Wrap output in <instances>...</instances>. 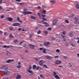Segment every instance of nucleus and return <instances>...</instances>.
<instances>
[{
    "instance_id": "obj_57",
    "label": "nucleus",
    "mask_w": 79,
    "mask_h": 79,
    "mask_svg": "<svg viewBox=\"0 0 79 79\" xmlns=\"http://www.w3.org/2000/svg\"><path fill=\"white\" fill-rule=\"evenodd\" d=\"M27 9H24L23 10V11H27Z\"/></svg>"
},
{
    "instance_id": "obj_20",
    "label": "nucleus",
    "mask_w": 79,
    "mask_h": 79,
    "mask_svg": "<svg viewBox=\"0 0 79 79\" xmlns=\"http://www.w3.org/2000/svg\"><path fill=\"white\" fill-rule=\"evenodd\" d=\"M75 20V21H78L79 20V18L77 17H75L73 18Z\"/></svg>"
},
{
    "instance_id": "obj_64",
    "label": "nucleus",
    "mask_w": 79,
    "mask_h": 79,
    "mask_svg": "<svg viewBox=\"0 0 79 79\" xmlns=\"http://www.w3.org/2000/svg\"><path fill=\"white\" fill-rule=\"evenodd\" d=\"M16 2H20V0H16Z\"/></svg>"
},
{
    "instance_id": "obj_22",
    "label": "nucleus",
    "mask_w": 79,
    "mask_h": 79,
    "mask_svg": "<svg viewBox=\"0 0 79 79\" xmlns=\"http://www.w3.org/2000/svg\"><path fill=\"white\" fill-rule=\"evenodd\" d=\"M44 32L45 35H47V34H48V31H47L44 30Z\"/></svg>"
},
{
    "instance_id": "obj_45",
    "label": "nucleus",
    "mask_w": 79,
    "mask_h": 79,
    "mask_svg": "<svg viewBox=\"0 0 79 79\" xmlns=\"http://www.w3.org/2000/svg\"><path fill=\"white\" fill-rule=\"evenodd\" d=\"M43 20L42 21V22H43V21H44H44H46L47 20V19L44 18H43Z\"/></svg>"
},
{
    "instance_id": "obj_37",
    "label": "nucleus",
    "mask_w": 79,
    "mask_h": 79,
    "mask_svg": "<svg viewBox=\"0 0 79 79\" xmlns=\"http://www.w3.org/2000/svg\"><path fill=\"white\" fill-rule=\"evenodd\" d=\"M61 37H62L63 39H64V38L66 37V36L64 35H63V34H61Z\"/></svg>"
},
{
    "instance_id": "obj_9",
    "label": "nucleus",
    "mask_w": 79,
    "mask_h": 79,
    "mask_svg": "<svg viewBox=\"0 0 79 79\" xmlns=\"http://www.w3.org/2000/svg\"><path fill=\"white\" fill-rule=\"evenodd\" d=\"M57 23V20L55 19L53 21L52 24L53 25H55Z\"/></svg>"
},
{
    "instance_id": "obj_21",
    "label": "nucleus",
    "mask_w": 79,
    "mask_h": 79,
    "mask_svg": "<svg viewBox=\"0 0 79 79\" xmlns=\"http://www.w3.org/2000/svg\"><path fill=\"white\" fill-rule=\"evenodd\" d=\"M17 20H18V21L20 23H22V21H21L19 20V17H18L17 18Z\"/></svg>"
},
{
    "instance_id": "obj_29",
    "label": "nucleus",
    "mask_w": 79,
    "mask_h": 79,
    "mask_svg": "<svg viewBox=\"0 0 79 79\" xmlns=\"http://www.w3.org/2000/svg\"><path fill=\"white\" fill-rule=\"evenodd\" d=\"M43 53H47V52H46V49H44L43 51Z\"/></svg>"
},
{
    "instance_id": "obj_26",
    "label": "nucleus",
    "mask_w": 79,
    "mask_h": 79,
    "mask_svg": "<svg viewBox=\"0 0 79 79\" xmlns=\"http://www.w3.org/2000/svg\"><path fill=\"white\" fill-rule=\"evenodd\" d=\"M31 19H36V17L34 16H31Z\"/></svg>"
},
{
    "instance_id": "obj_12",
    "label": "nucleus",
    "mask_w": 79,
    "mask_h": 79,
    "mask_svg": "<svg viewBox=\"0 0 79 79\" xmlns=\"http://www.w3.org/2000/svg\"><path fill=\"white\" fill-rule=\"evenodd\" d=\"M18 65L17 66V68H21V63L19 62L18 63Z\"/></svg>"
},
{
    "instance_id": "obj_49",
    "label": "nucleus",
    "mask_w": 79,
    "mask_h": 79,
    "mask_svg": "<svg viewBox=\"0 0 79 79\" xmlns=\"http://www.w3.org/2000/svg\"><path fill=\"white\" fill-rule=\"evenodd\" d=\"M1 18H2V19H3V18H4V15H2V16H1L0 17Z\"/></svg>"
},
{
    "instance_id": "obj_30",
    "label": "nucleus",
    "mask_w": 79,
    "mask_h": 79,
    "mask_svg": "<svg viewBox=\"0 0 79 79\" xmlns=\"http://www.w3.org/2000/svg\"><path fill=\"white\" fill-rule=\"evenodd\" d=\"M40 14H41V13H37V15L38 16H39L40 18H41V16H40Z\"/></svg>"
},
{
    "instance_id": "obj_17",
    "label": "nucleus",
    "mask_w": 79,
    "mask_h": 79,
    "mask_svg": "<svg viewBox=\"0 0 79 79\" xmlns=\"http://www.w3.org/2000/svg\"><path fill=\"white\" fill-rule=\"evenodd\" d=\"M21 75H20L19 74V75H17L16 79H21Z\"/></svg>"
},
{
    "instance_id": "obj_36",
    "label": "nucleus",
    "mask_w": 79,
    "mask_h": 79,
    "mask_svg": "<svg viewBox=\"0 0 79 79\" xmlns=\"http://www.w3.org/2000/svg\"><path fill=\"white\" fill-rule=\"evenodd\" d=\"M36 68V65H34L33 66V69H35Z\"/></svg>"
},
{
    "instance_id": "obj_2",
    "label": "nucleus",
    "mask_w": 79,
    "mask_h": 79,
    "mask_svg": "<svg viewBox=\"0 0 79 79\" xmlns=\"http://www.w3.org/2000/svg\"><path fill=\"white\" fill-rule=\"evenodd\" d=\"M23 14L24 15H29V14H32V13L30 11H24L23 12Z\"/></svg>"
},
{
    "instance_id": "obj_15",
    "label": "nucleus",
    "mask_w": 79,
    "mask_h": 79,
    "mask_svg": "<svg viewBox=\"0 0 79 79\" xmlns=\"http://www.w3.org/2000/svg\"><path fill=\"white\" fill-rule=\"evenodd\" d=\"M45 57L46 59H47L48 60H51V59L52 58V57H51L48 56H45Z\"/></svg>"
},
{
    "instance_id": "obj_54",
    "label": "nucleus",
    "mask_w": 79,
    "mask_h": 79,
    "mask_svg": "<svg viewBox=\"0 0 79 79\" xmlns=\"http://www.w3.org/2000/svg\"><path fill=\"white\" fill-rule=\"evenodd\" d=\"M71 17H74V15L72 14L71 15Z\"/></svg>"
},
{
    "instance_id": "obj_25",
    "label": "nucleus",
    "mask_w": 79,
    "mask_h": 79,
    "mask_svg": "<svg viewBox=\"0 0 79 79\" xmlns=\"http://www.w3.org/2000/svg\"><path fill=\"white\" fill-rule=\"evenodd\" d=\"M50 3H52L53 4H54V3H55V1L54 0H52L50 1Z\"/></svg>"
},
{
    "instance_id": "obj_63",
    "label": "nucleus",
    "mask_w": 79,
    "mask_h": 79,
    "mask_svg": "<svg viewBox=\"0 0 79 79\" xmlns=\"http://www.w3.org/2000/svg\"><path fill=\"white\" fill-rule=\"evenodd\" d=\"M42 8H45V7L44 6H43L42 7Z\"/></svg>"
},
{
    "instance_id": "obj_7",
    "label": "nucleus",
    "mask_w": 79,
    "mask_h": 79,
    "mask_svg": "<svg viewBox=\"0 0 79 79\" xmlns=\"http://www.w3.org/2000/svg\"><path fill=\"white\" fill-rule=\"evenodd\" d=\"M27 71L29 73H30V74H33L34 73H33V71H32L29 69H27Z\"/></svg>"
},
{
    "instance_id": "obj_42",
    "label": "nucleus",
    "mask_w": 79,
    "mask_h": 79,
    "mask_svg": "<svg viewBox=\"0 0 79 79\" xmlns=\"http://www.w3.org/2000/svg\"><path fill=\"white\" fill-rule=\"evenodd\" d=\"M39 49L40 50H44V49L43 48H39Z\"/></svg>"
},
{
    "instance_id": "obj_18",
    "label": "nucleus",
    "mask_w": 79,
    "mask_h": 79,
    "mask_svg": "<svg viewBox=\"0 0 79 79\" xmlns=\"http://www.w3.org/2000/svg\"><path fill=\"white\" fill-rule=\"evenodd\" d=\"M2 47L3 48H10V46L4 45L3 46H2Z\"/></svg>"
},
{
    "instance_id": "obj_16",
    "label": "nucleus",
    "mask_w": 79,
    "mask_h": 79,
    "mask_svg": "<svg viewBox=\"0 0 79 79\" xmlns=\"http://www.w3.org/2000/svg\"><path fill=\"white\" fill-rule=\"evenodd\" d=\"M68 66L69 68H72V64H71V63H69L68 64Z\"/></svg>"
},
{
    "instance_id": "obj_46",
    "label": "nucleus",
    "mask_w": 79,
    "mask_h": 79,
    "mask_svg": "<svg viewBox=\"0 0 79 79\" xmlns=\"http://www.w3.org/2000/svg\"><path fill=\"white\" fill-rule=\"evenodd\" d=\"M40 32H41V31L40 30V31H39L37 32V34H40Z\"/></svg>"
},
{
    "instance_id": "obj_23",
    "label": "nucleus",
    "mask_w": 79,
    "mask_h": 79,
    "mask_svg": "<svg viewBox=\"0 0 79 79\" xmlns=\"http://www.w3.org/2000/svg\"><path fill=\"white\" fill-rule=\"evenodd\" d=\"M64 21L65 22V23H67V24H68V23H69V20L68 19H65L64 20Z\"/></svg>"
},
{
    "instance_id": "obj_43",
    "label": "nucleus",
    "mask_w": 79,
    "mask_h": 79,
    "mask_svg": "<svg viewBox=\"0 0 79 79\" xmlns=\"http://www.w3.org/2000/svg\"><path fill=\"white\" fill-rule=\"evenodd\" d=\"M13 29V27H10L9 28V30H10V31H12Z\"/></svg>"
},
{
    "instance_id": "obj_41",
    "label": "nucleus",
    "mask_w": 79,
    "mask_h": 79,
    "mask_svg": "<svg viewBox=\"0 0 79 79\" xmlns=\"http://www.w3.org/2000/svg\"><path fill=\"white\" fill-rule=\"evenodd\" d=\"M9 37L10 38H13V36H12V35H9Z\"/></svg>"
},
{
    "instance_id": "obj_8",
    "label": "nucleus",
    "mask_w": 79,
    "mask_h": 79,
    "mask_svg": "<svg viewBox=\"0 0 79 79\" xmlns=\"http://www.w3.org/2000/svg\"><path fill=\"white\" fill-rule=\"evenodd\" d=\"M1 68L2 69H8V67L6 66H3L1 67Z\"/></svg>"
},
{
    "instance_id": "obj_55",
    "label": "nucleus",
    "mask_w": 79,
    "mask_h": 79,
    "mask_svg": "<svg viewBox=\"0 0 79 79\" xmlns=\"http://www.w3.org/2000/svg\"><path fill=\"white\" fill-rule=\"evenodd\" d=\"M38 9H41V7L40 6H39L38 7Z\"/></svg>"
},
{
    "instance_id": "obj_24",
    "label": "nucleus",
    "mask_w": 79,
    "mask_h": 79,
    "mask_svg": "<svg viewBox=\"0 0 79 79\" xmlns=\"http://www.w3.org/2000/svg\"><path fill=\"white\" fill-rule=\"evenodd\" d=\"M44 24H45V26H47V27H48V23H47L46 22H44Z\"/></svg>"
},
{
    "instance_id": "obj_13",
    "label": "nucleus",
    "mask_w": 79,
    "mask_h": 79,
    "mask_svg": "<svg viewBox=\"0 0 79 79\" xmlns=\"http://www.w3.org/2000/svg\"><path fill=\"white\" fill-rule=\"evenodd\" d=\"M6 54L7 56H10L11 55V53L8 51H7L6 52Z\"/></svg>"
},
{
    "instance_id": "obj_60",
    "label": "nucleus",
    "mask_w": 79,
    "mask_h": 79,
    "mask_svg": "<svg viewBox=\"0 0 79 79\" xmlns=\"http://www.w3.org/2000/svg\"><path fill=\"white\" fill-rule=\"evenodd\" d=\"M7 34V32H6L4 33V34L5 35H6Z\"/></svg>"
},
{
    "instance_id": "obj_1",
    "label": "nucleus",
    "mask_w": 79,
    "mask_h": 79,
    "mask_svg": "<svg viewBox=\"0 0 79 79\" xmlns=\"http://www.w3.org/2000/svg\"><path fill=\"white\" fill-rule=\"evenodd\" d=\"M53 76H54L55 78L56 79H60V77L59 76L57 75V73L56 72H53Z\"/></svg>"
},
{
    "instance_id": "obj_27",
    "label": "nucleus",
    "mask_w": 79,
    "mask_h": 79,
    "mask_svg": "<svg viewBox=\"0 0 79 79\" xmlns=\"http://www.w3.org/2000/svg\"><path fill=\"white\" fill-rule=\"evenodd\" d=\"M73 34L71 33H69V36H70V37H72L73 36Z\"/></svg>"
},
{
    "instance_id": "obj_39",
    "label": "nucleus",
    "mask_w": 79,
    "mask_h": 79,
    "mask_svg": "<svg viewBox=\"0 0 79 79\" xmlns=\"http://www.w3.org/2000/svg\"><path fill=\"white\" fill-rule=\"evenodd\" d=\"M40 76L41 77H42V78H43V79H44V78H45V77H44V76L42 75H40Z\"/></svg>"
},
{
    "instance_id": "obj_28",
    "label": "nucleus",
    "mask_w": 79,
    "mask_h": 79,
    "mask_svg": "<svg viewBox=\"0 0 79 79\" xmlns=\"http://www.w3.org/2000/svg\"><path fill=\"white\" fill-rule=\"evenodd\" d=\"M76 7L77 9H79V5L77 4H76Z\"/></svg>"
},
{
    "instance_id": "obj_14",
    "label": "nucleus",
    "mask_w": 79,
    "mask_h": 79,
    "mask_svg": "<svg viewBox=\"0 0 79 79\" xmlns=\"http://www.w3.org/2000/svg\"><path fill=\"white\" fill-rule=\"evenodd\" d=\"M29 47L30 48H31V49H34V46L30 44L29 45Z\"/></svg>"
},
{
    "instance_id": "obj_62",
    "label": "nucleus",
    "mask_w": 79,
    "mask_h": 79,
    "mask_svg": "<svg viewBox=\"0 0 79 79\" xmlns=\"http://www.w3.org/2000/svg\"><path fill=\"white\" fill-rule=\"evenodd\" d=\"M21 28H19L18 29V31H21Z\"/></svg>"
},
{
    "instance_id": "obj_33",
    "label": "nucleus",
    "mask_w": 79,
    "mask_h": 79,
    "mask_svg": "<svg viewBox=\"0 0 79 79\" xmlns=\"http://www.w3.org/2000/svg\"><path fill=\"white\" fill-rule=\"evenodd\" d=\"M32 69V67L31 65H29L28 67V69Z\"/></svg>"
},
{
    "instance_id": "obj_48",
    "label": "nucleus",
    "mask_w": 79,
    "mask_h": 79,
    "mask_svg": "<svg viewBox=\"0 0 79 79\" xmlns=\"http://www.w3.org/2000/svg\"><path fill=\"white\" fill-rule=\"evenodd\" d=\"M62 34L64 35L65 34H66V32H65L64 31L63 32H62Z\"/></svg>"
},
{
    "instance_id": "obj_52",
    "label": "nucleus",
    "mask_w": 79,
    "mask_h": 79,
    "mask_svg": "<svg viewBox=\"0 0 79 79\" xmlns=\"http://www.w3.org/2000/svg\"><path fill=\"white\" fill-rule=\"evenodd\" d=\"M35 60H36V61H37L38 60H39V59L38 58H35Z\"/></svg>"
},
{
    "instance_id": "obj_10",
    "label": "nucleus",
    "mask_w": 79,
    "mask_h": 79,
    "mask_svg": "<svg viewBox=\"0 0 79 79\" xmlns=\"http://www.w3.org/2000/svg\"><path fill=\"white\" fill-rule=\"evenodd\" d=\"M61 63V61L60 60H57L56 62V64H59Z\"/></svg>"
},
{
    "instance_id": "obj_50",
    "label": "nucleus",
    "mask_w": 79,
    "mask_h": 79,
    "mask_svg": "<svg viewBox=\"0 0 79 79\" xmlns=\"http://www.w3.org/2000/svg\"><path fill=\"white\" fill-rule=\"evenodd\" d=\"M71 45L72 46H73V47H75V45H74V44H71Z\"/></svg>"
},
{
    "instance_id": "obj_11",
    "label": "nucleus",
    "mask_w": 79,
    "mask_h": 79,
    "mask_svg": "<svg viewBox=\"0 0 79 79\" xmlns=\"http://www.w3.org/2000/svg\"><path fill=\"white\" fill-rule=\"evenodd\" d=\"M4 73L6 75H8V74H10V72L6 70L4 71Z\"/></svg>"
},
{
    "instance_id": "obj_3",
    "label": "nucleus",
    "mask_w": 79,
    "mask_h": 79,
    "mask_svg": "<svg viewBox=\"0 0 79 79\" xmlns=\"http://www.w3.org/2000/svg\"><path fill=\"white\" fill-rule=\"evenodd\" d=\"M45 63V61L43 60H41L39 62V64L40 65V66H42V64H44V63Z\"/></svg>"
},
{
    "instance_id": "obj_58",
    "label": "nucleus",
    "mask_w": 79,
    "mask_h": 79,
    "mask_svg": "<svg viewBox=\"0 0 79 79\" xmlns=\"http://www.w3.org/2000/svg\"><path fill=\"white\" fill-rule=\"evenodd\" d=\"M3 73V71L0 70V73Z\"/></svg>"
},
{
    "instance_id": "obj_19",
    "label": "nucleus",
    "mask_w": 79,
    "mask_h": 79,
    "mask_svg": "<svg viewBox=\"0 0 79 79\" xmlns=\"http://www.w3.org/2000/svg\"><path fill=\"white\" fill-rule=\"evenodd\" d=\"M7 18L8 21H12V20H13V18H11L10 17H8Z\"/></svg>"
},
{
    "instance_id": "obj_6",
    "label": "nucleus",
    "mask_w": 79,
    "mask_h": 79,
    "mask_svg": "<svg viewBox=\"0 0 79 79\" xmlns=\"http://www.w3.org/2000/svg\"><path fill=\"white\" fill-rule=\"evenodd\" d=\"M48 45H50V43L48 42L47 43H44V46H46V47H48Z\"/></svg>"
},
{
    "instance_id": "obj_38",
    "label": "nucleus",
    "mask_w": 79,
    "mask_h": 79,
    "mask_svg": "<svg viewBox=\"0 0 79 79\" xmlns=\"http://www.w3.org/2000/svg\"><path fill=\"white\" fill-rule=\"evenodd\" d=\"M23 42H24V41H23L21 42L20 43V44H19V45H21V44H23Z\"/></svg>"
},
{
    "instance_id": "obj_5",
    "label": "nucleus",
    "mask_w": 79,
    "mask_h": 79,
    "mask_svg": "<svg viewBox=\"0 0 79 79\" xmlns=\"http://www.w3.org/2000/svg\"><path fill=\"white\" fill-rule=\"evenodd\" d=\"M13 25L14 26H19L20 24L19 23H13Z\"/></svg>"
},
{
    "instance_id": "obj_31",
    "label": "nucleus",
    "mask_w": 79,
    "mask_h": 79,
    "mask_svg": "<svg viewBox=\"0 0 79 79\" xmlns=\"http://www.w3.org/2000/svg\"><path fill=\"white\" fill-rule=\"evenodd\" d=\"M77 21L75 20L74 22L73 23L75 24H77Z\"/></svg>"
},
{
    "instance_id": "obj_59",
    "label": "nucleus",
    "mask_w": 79,
    "mask_h": 79,
    "mask_svg": "<svg viewBox=\"0 0 79 79\" xmlns=\"http://www.w3.org/2000/svg\"><path fill=\"white\" fill-rule=\"evenodd\" d=\"M42 17H43V18H44L45 16V15H42Z\"/></svg>"
},
{
    "instance_id": "obj_47",
    "label": "nucleus",
    "mask_w": 79,
    "mask_h": 79,
    "mask_svg": "<svg viewBox=\"0 0 79 79\" xmlns=\"http://www.w3.org/2000/svg\"><path fill=\"white\" fill-rule=\"evenodd\" d=\"M18 42V40H14L15 43H16V42Z\"/></svg>"
},
{
    "instance_id": "obj_53",
    "label": "nucleus",
    "mask_w": 79,
    "mask_h": 79,
    "mask_svg": "<svg viewBox=\"0 0 79 79\" xmlns=\"http://www.w3.org/2000/svg\"><path fill=\"white\" fill-rule=\"evenodd\" d=\"M59 56H56L54 57L55 58H58Z\"/></svg>"
},
{
    "instance_id": "obj_32",
    "label": "nucleus",
    "mask_w": 79,
    "mask_h": 79,
    "mask_svg": "<svg viewBox=\"0 0 79 79\" xmlns=\"http://www.w3.org/2000/svg\"><path fill=\"white\" fill-rule=\"evenodd\" d=\"M56 52H57V53H59V52H60V50H59L58 49H57L56 50Z\"/></svg>"
},
{
    "instance_id": "obj_44",
    "label": "nucleus",
    "mask_w": 79,
    "mask_h": 79,
    "mask_svg": "<svg viewBox=\"0 0 79 79\" xmlns=\"http://www.w3.org/2000/svg\"><path fill=\"white\" fill-rule=\"evenodd\" d=\"M47 30H48V31H51V30H52V28H49L47 29Z\"/></svg>"
},
{
    "instance_id": "obj_56",
    "label": "nucleus",
    "mask_w": 79,
    "mask_h": 79,
    "mask_svg": "<svg viewBox=\"0 0 79 79\" xmlns=\"http://www.w3.org/2000/svg\"><path fill=\"white\" fill-rule=\"evenodd\" d=\"M36 69L37 70H38V69H39V67H36Z\"/></svg>"
},
{
    "instance_id": "obj_51",
    "label": "nucleus",
    "mask_w": 79,
    "mask_h": 79,
    "mask_svg": "<svg viewBox=\"0 0 79 79\" xmlns=\"http://www.w3.org/2000/svg\"><path fill=\"white\" fill-rule=\"evenodd\" d=\"M19 5H24V3H19Z\"/></svg>"
},
{
    "instance_id": "obj_61",
    "label": "nucleus",
    "mask_w": 79,
    "mask_h": 79,
    "mask_svg": "<svg viewBox=\"0 0 79 79\" xmlns=\"http://www.w3.org/2000/svg\"><path fill=\"white\" fill-rule=\"evenodd\" d=\"M2 0H0V4L2 3Z\"/></svg>"
},
{
    "instance_id": "obj_34",
    "label": "nucleus",
    "mask_w": 79,
    "mask_h": 79,
    "mask_svg": "<svg viewBox=\"0 0 79 79\" xmlns=\"http://www.w3.org/2000/svg\"><path fill=\"white\" fill-rule=\"evenodd\" d=\"M43 14H46V13H47V11H46V10H43Z\"/></svg>"
},
{
    "instance_id": "obj_4",
    "label": "nucleus",
    "mask_w": 79,
    "mask_h": 79,
    "mask_svg": "<svg viewBox=\"0 0 79 79\" xmlns=\"http://www.w3.org/2000/svg\"><path fill=\"white\" fill-rule=\"evenodd\" d=\"M13 61H14V59L8 60L6 61V63H11V62H13Z\"/></svg>"
},
{
    "instance_id": "obj_40",
    "label": "nucleus",
    "mask_w": 79,
    "mask_h": 79,
    "mask_svg": "<svg viewBox=\"0 0 79 79\" xmlns=\"http://www.w3.org/2000/svg\"><path fill=\"white\" fill-rule=\"evenodd\" d=\"M43 67H44V68H47V66L46 65H43Z\"/></svg>"
},
{
    "instance_id": "obj_35",
    "label": "nucleus",
    "mask_w": 79,
    "mask_h": 79,
    "mask_svg": "<svg viewBox=\"0 0 79 79\" xmlns=\"http://www.w3.org/2000/svg\"><path fill=\"white\" fill-rule=\"evenodd\" d=\"M63 58H64V59H68V57L64 56H63Z\"/></svg>"
}]
</instances>
